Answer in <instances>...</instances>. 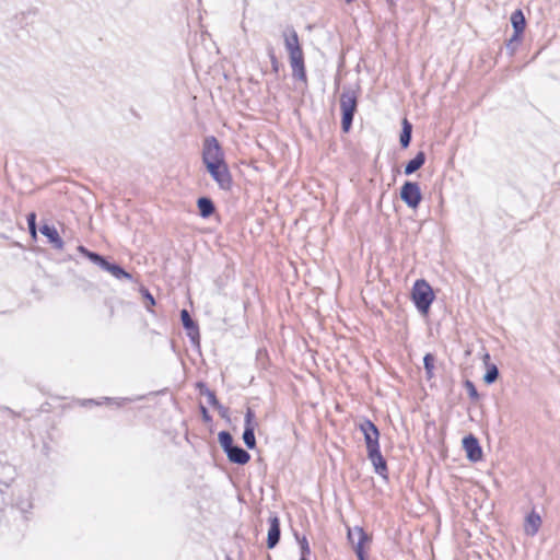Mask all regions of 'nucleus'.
I'll use <instances>...</instances> for the list:
<instances>
[{
	"label": "nucleus",
	"mask_w": 560,
	"mask_h": 560,
	"mask_svg": "<svg viewBox=\"0 0 560 560\" xmlns=\"http://www.w3.org/2000/svg\"><path fill=\"white\" fill-rule=\"evenodd\" d=\"M104 270L108 271L109 273H112L115 278L117 279H128L130 280L131 279V275L128 273L127 271H125L120 266L118 265H115V264H110V262H106L105 264V267L103 268Z\"/></svg>",
	"instance_id": "obj_20"
},
{
	"label": "nucleus",
	"mask_w": 560,
	"mask_h": 560,
	"mask_svg": "<svg viewBox=\"0 0 560 560\" xmlns=\"http://www.w3.org/2000/svg\"><path fill=\"white\" fill-rule=\"evenodd\" d=\"M88 258L95 265L100 266L102 269L105 267V264L107 262V260L103 256L94 252H91Z\"/></svg>",
	"instance_id": "obj_25"
},
{
	"label": "nucleus",
	"mask_w": 560,
	"mask_h": 560,
	"mask_svg": "<svg viewBox=\"0 0 560 560\" xmlns=\"http://www.w3.org/2000/svg\"><path fill=\"white\" fill-rule=\"evenodd\" d=\"M498 376H499V370H498V368L493 364V365H491V366L487 370V372H486V374H485V376H483V381H485L487 384H492L493 382H495V381H497Z\"/></svg>",
	"instance_id": "obj_24"
},
{
	"label": "nucleus",
	"mask_w": 560,
	"mask_h": 560,
	"mask_svg": "<svg viewBox=\"0 0 560 560\" xmlns=\"http://www.w3.org/2000/svg\"><path fill=\"white\" fill-rule=\"evenodd\" d=\"M424 369L429 375H431L432 370L434 368V357L430 353L425 354L423 358Z\"/></svg>",
	"instance_id": "obj_28"
},
{
	"label": "nucleus",
	"mask_w": 560,
	"mask_h": 560,
	"mask_svg": "<svg viewBox=\"0 0 560 560\" xmlns=\"http://www.w3.org/2000/svg\"><path fill=\"white\" fill-rule=\"evenodd\" d=\"M357 94L350 89H345L340 96V108L342 113V130L348 132L350 130L354 113L357 110Z\"/></svg>",
	"instance_id": "obj_2"
},
{
	"label": "nucleus",
	"mask_w": 560,
	"mask_h": 560,
	"mask_svg": "<svg viewBox=\"0 0 560 560\" xmlns=\"http://www.w3.org/2000/svg\"><path fill=\"white\" fill-rule=\"evenodd\" d=\"M299 544L301 548L302 558H305L311 552L306 537H302L301 539H299Z\"/></svg>",
	"instance_id": "obj_30"
},
{
	"label": "nucleus",
	"mask_w": 560,
	"mask_h": 560,
	"mask_svg": "<svg viewBox=\"0 0 560 560\" xmlns=\"http://www.w3.org/2000/svg\"><path fill=\"white\" fill-rule=\"evenodd\" d=\"M27 225L30 233L33 237H36V214L34 212L27 215Z\"/></svg>",
	"instance_id": "obj_27"
},
{
	"label": "nucleus",
	"mask_w": 560,
	"mask_h": 560,
	"mask_svg": "<svg viewBox=\"0 0 560 560\" xmlns=\"http://www.w3.org/2000/svg\"><path fill=\"white\" fill-rule=\"evenodd\" d=\"M202 413H203V418H205L206 420H208V419H209V416H208V412H207L206 408H202Z\"/></svg>",
	"instance_id": "obj_38"
},
{
	"label": "nucleus",
	"mask_w": 560,
	"mask_h": 560,
	"mask_svg": "<svg viewBox=\"0 0 560 560\" xmlns=\"http://www.w3.org/2000/svg\"><path fill=\"white\" fill-rule=\"evenodd\" d=\"M354 0H346L347 3H351L353 2Z\"/></svg>",
	"instance_id": "obj_39"
},
{
	"label": "nucleus",
	"mask_w": 560,
	"mask_h": 560,
	"mask_svg": "<svg viewBox=\"0 0 560 560\" xmlns=\"http://www.w3.org/2000/svg\"><path fill=\"white\" fill-rule=\"evenodd\" d=\"M224 161L222 149L214 137H207L203 142L202 162L203 164L220 163Z\"/></svg>",
	"instance_id": "obj_3"
},
{
	"label": "nucleus",
	"mask_w": 560,
	"mask_h": 560,
	"mask_svg": "<svg viewBox=\"0 0 560 560\" xmlns=\"http://www.w3.org/2000/svg\"><path fill=\"white\" fill-rule=\"evenodd\" d=\"M243 441L249 450H253L256 446L255 429L254 428H245L244 429Z\"/></svg>",
	"instance_id": "obj_23"
},
{
	"label": "nucleus",
	"mask_w": 560,
	"mask_h": 560,
	"mask_svg": "<svg viewBox=\"0 0 560 560\" xmlns=\"http://www.w3.org/2000/svg\"><path fill=\"white\" fill-rule=\"evenodd\" d=\"M424 162H425L424 152H422V151L418 152L416 154V156L406 164L405 174L411 175L412 173H415L416 171L421 168L422 165L424 164Z\"/></svg>",
	"instance_id": "obj_16"
},
{
	"label": "nucleus",
	"mask_w": 560,
	"mask_h": 560,
	"mask_svg": "<svg viewBox=\"0 0 560 560\" xmlns=\"http://www.w3.org/2000/svg\"><path fill=\"white\" fill-rule=\"evenodd\" d=\"M226 456L230 459V462L238 465H245L250 459L249 453L237 445H233V447H230V450L226 452Z\"/></svg>",
	"instance_id": "obj_13"
},
{
	"label": "nucleus",
	"mask_w": 560,
	"mask_h": 560,
	"mask_svg": "<svg viewBox=\"0 0 560 560\" xmlns=\"http://www.w3.org/2000/svg\"><path fill=\"white\" fill-rule=\"evenodd\" d=\"M400 198L409 208H418L422 199L419 184L416 182H406L400 188Z\"/></svg>",
	"instance_id": "obj_4"
},
{
	"label": "nucleus",
	"mask_w": 560,
	"mask_h": 560,
	"mask_svg": "<svg viewBox=\"0 0 560 560\" xmlns=\"http://www.w3.org/2000/svg\"><path fill=\"white\" fill-rule=\"evenodd\" d=\"M102 405V401L94 400V399H88L83 401V405Z\"/></svg>",
	"instance_id": "obj_36"
},
{
	"label": "nucleus",
	"mask_w": 560,
	"mask_h": 560,
	"mask_svg": "<svg viewBox=\"0 0 560 560\" xmlns=\"http://www.w3.org/2000/svg\"><path fill=\"white\" fill-rule=\"evenodd\" d=\"M411 132H412L411 124L407 119H404L402 120V130H401L400 139H399L402 148H407L410 144Z\"/></svg>",
	"instance_id": "obj_21"
},
{
	"label": "nucleus",
	"mask_w": 560,
	"mask_h": 560,
	"mask_svg": "<svg viewBox=\"0 0 560 560\" xmlns=\"http://www.w3.org/2000/svg\"><path fill=\"white\" fill-rule=\"evenodd\" d=\"M206 167L211 177L222 189H229L231 187V175L225 162L206 164Z\"/></svg>",
	"instance_id": "obj_5"
},
{
	"label": "nucleus",
	"mask_w": 560,
	"mask_h": 560,
	"mask_svg": "<svg viewBox=\"0 0 560 560\" xmlns=\"http://www.w3.org/2000/svg\"><path fill=\"white\" fill-rule=\"evenodd\" d=\"M254 419H255L254 411L250 408H248L245 413V428H254L255 429L256 423H255Z\"/></svg>",
	"instance_id": "obj_29"
},
{
	"label": "nucleus",
	"mask_w": 560,
	"mask_h": 560,
	"mask_svg": "<svg viewBox=\"0 0 560 560\" xmlns=\"http://www.w3.org/2000/svg\"><path fill=\"white\" fill-rule=\"evenodd\" d=\"M269 530L267 536V547L269 549L275 548L280 540V520L277 515H271L269 517Z\"/></svg>",
	"instance_id": "obj_10"
},
{
	"label": "nucleus",
	"mask_w": 560,
	"mask_h": 560,
	"mask_svg": "<svg viewBox=\"0 0 560 560\" xmlns=\"http://www.w3.org/2000/svg\"><path fill=\"white\" fill-rule=\"evenodd\" d=\"M218 440H219L221 447L223 448V451L225 453L230 450V447H233V445H234L233 438H232L231 433L228 431H221L218 434Z\"/></svg>",
	"instance_id": "obj_22"
},
{
	"label": "nucleus",
	"mask_w": 560,
	"mask_h": 560,
	"mask_svg": "<svg viewBox=\"0 0 560 560\" xmlns=\"http://www.w3.org/2000/svg\"><path fill=\"white\" fill-rule=\"evenodd\" d=\"M368 457L371 460V463L373 464L375 472L380 476L386 477L387 465H386V460L384 459V457L381 454V450L377 448L372 452H369Z\"/></svg>",
	"instance_id": "obj_12"
},
{
	"label": "nucleus",
	"mask_w": 560,
	"mask_h": 560,
	"mask_svg": "<svg viewBox=\"0 0 560 560\" xmlns=\"http://www.w3.org/2000/svg\"><path fill=\"white\" fill-rule=\"evenodd\" d=\"M301 560H306V558H301Z\"/></svg>",
	"instance_id": "obj_40"
},
{
	"label": "nucleus",
	"mask_w": 560,
	"mask_h": 560,
	"mask_svg": "<svg viewBox=\"0 0 560 560\" xmlns=\"http://www.w3.org/2000/svg\"><path fill=\"white\" fill-rule=\"evenodd\" d=\"M78 250L79 253H81L82 255H84L86 258L89 257V254L91 253V250H89L88 248H85L84 246H79L78 247Z\"/></svg>",
	"instance_id": "obj_34"
},
{
	"label": "nucleus",
	"mask_w": 560,
	"mask_h": 560,
	"mask_svg": "<svg viewBox=\"0 0 560 560\" xmlns=\"http://www.w3.org/2000/svg\"><path fill=\"white\" fill-rule=\"evenodd\" d=\"M521 37H515V33L513 34L512 38L510 39V43L508 44V47L511 46L513 42H518Z\"/></svg>",
	"instance_id": "obj_37"
},
{
	"label": "nucleus",
	"mask_w": 560,
	"mask_h": 560,
	"mask_svg": "<svg viewBox=\"0 0 560 560\" xmlns=\"http://www.w3.org/2000/svg\"><path fill=\"white\" fill-rule=\"evenodd\" d=\"M228 560H231L230 558H228Z\"/></svg>",
	"instance_id": "obj_41"
},
{
	"label": "nucleus",
	"mask_w": 560,
	"mask_h": 560,
	"mask_svg": "<svg viewBox=\"0 0 560 560\" xmlns=\"http://www.w3.org/2000/svg\"><path fill=\"white\" fill-rule=\"evenodd\" d=\"M412 300L422 314H427L434 300L432 288L424 280H417L412 288Z\"/></svg>",
	"instance_id": "obj_1"
},
{
	"label": "nucleus",
	"mask_w": 560,
	"mask_h": 560,
	"mask_svg": "<svg viewBox=\"0 0 560 560\" xmlns=\"http://www.w3.org/2000/svg\"><path fill=\"white\" fill-rule=\"evenodd\" d=\"M511 23L515 31V37H521L525 28V16L521 10H516L511 15Z\"/></svg>",
	"instance_id": "obj_14"
},
{
	"label": "nucleus",
	"mask_w": 560,
	"mask_h": 560,
	"mask_svg": "<svg viewBox=\"0 0 560 560\" xmlns=\"http://www.w3.org/2000/svg\"><path fill=\"white\" fill-rule=\"evenodd\" d=\"M465 388L468 393V396L472 399V400H477L479 398V395H478V392H477V388L475 386V384L471 382V381H466L465 382Z\"/></svg>",
	"instance_id": "obj_26"
},
{
	"label": "nucleus",
	"mask_w": 560,
	"mask_h": 560,
	"mask_svg": "<svg viewBox=\"0 0 560 560\" xmlns=\"http://www.w3.org/2000/svg\"><path fill=\"white\" fill-rule=\"evenodd\" d=\"M180 318H182V323H183V326L189 330L188 335L194 338L195 336L198 337V328L196 326V324L194 323V320L191 319L189 313L187 310H182L180 312Z\"/></svg>",
	"instance_id": "obj_19"
},
{
	"label": "nucleus",
	"mask_w": 560,
	"mask_h": 560,
	"mask_svg": "<svg viewBox=\"0 0 560 560\" xmlns=\"http://www.w3.org/2000/svg\"><path fill=\"white\" fill-rule=\"evenodd\" d=\"M207 396H208V401H209L210 405H212V406H217L218 405V400H217V397H215L213 392L208 390L207 392Z\"/></svg>",
	"instance_id": "obj_32"
},
{
	"label": "nucleus",
	"mask_w": 560,
	"mask_h": 560,
	"mask_svg": "<svg viewBox=\"0 0 560 560\" xmlns=\"http://www.w3.org/2000/svg\"><path fill=\"white\" fill-rule=\"evenodd\" d=\"M359 429L364 435L368 453L380 448V443H378L380 432H378V429L376 428V425L372 421L363 420L359 424Z\"/></svg>",
	"instance_id": "obj_7"
},
{
	"label": "nucleus",
	"mask_w": 560,
	"mask_h": 560,
	"mask_svg": "<svg viewBox=\"0 0 560 560\" xmlns=\"http://www.w3.org/2000/svg\"><path fill=\"white\" fill-rule=\"evenodd\" d=\"M144 296H145L147 301L149 302L150 306H153L155 304L153 296L148 291L145 292Z\"/></svg>",
	"instance_id": "obj_35"
},
{
	"label": "nucleus",
	"mask_w": 560,
	"mask_h": 560,
	"mask_svg": "<svg viewBox=\"0 0 560 560\" xmlns=\"http://www.w3.org/2000/svg\"><path fill=\"white\" fill-rule=\"evenodd\" d=\"M463 447L467 454V458L471 462H478L482 458V451L478 440L474 435L463 439Z\"/></svg>",
	"instance_id": "obj_9"
},
{
	"label": "nucleus",
	"mask_w": 560,
	"mask_h": 560,
	"mask_svg": "<svg viewBox=\"0 0 560 560\" xmlns=\"http://www.w3.org/2000/svg\"><path fill=\"white\" fill-rule=\"evenodd\" d=\"M540 524H541L540 516L538 514H536L535 512H532L526 518V524H525L526 534L529 536L536 535V533L539 529Z\"/></svg>",
	"instance_id": "obj_17"
},
{
	"label": "nucleus",
	"mask_w": 560,
	"mask_h": 560,
	"mask_svg": "<svg viewBox=\"0 0 560 560\" xmlns=\"http://www.w3.org/2000/svg\"><path fill=\"white\" fill-rule=\"evenodd\" d=\"M199 213L202 218L210 217L214 211V205L210 198L201 197L197 201Z\"/></svg>",
	"instance_id": "obj_18"
},
{
	"label": "nucleus",
	"mask_w": 560,
	"mask_h": 560,
	"mask_svg": "<svg viewBox=\"0 0 560 560\" xmlns=\"http://www.w3.org/2000/svg\"><path fill=\"white\" fill-rule=\"evenodd\" d=\"M39 231L44 236L48 238V242L54 248L59 250L63 248L65 243L55 226L44 224L40 226Z\"/></svg>",
	"instance_id": "obj_11"
},
{
	"label": "nucleus",
	"mask_w": 560,
	"mask_h": 560,
	"mask_svg": "<svg viewBox=\"0 0 560 560\" xmlns=\"http://www.w3.org/2000/svg\"><path fill=\"white\" fill-rule=\"evenodd\" d=\"M282 37L284 40L285 49L289 54V60L303 57V50L299 42L298 33L293 27H288L283 31Z\"/></svg>",
	"instance_id": "obj_6"
},
{
	"label": "nucleus",
	"mask_w": 560,
	"mask_h": 560,
	"mask_svg": "<svg viewBox=\"0 0 560 560\" xmlns=\"http://www.w3.org/2000/svg\"><path fill=\"white\" fill-rule=\"evenodd\" d=\"M348 539L353 545L359 560H364L363 544L370 538L362 527L355 526L348 529Z\"/></svg>",
	"instance_id": "obj_8"
},
{
	"label": "nucleus",
	"mask_w": 560,
	"mask_h": 560,
	"mask_svg": "<svg viewBox=\"0 0 560 560\" xmlns=\"http://www.w3.org/2000/svg\"><path fill=\"white\" fill-rule=\"evenodd\" d=\"M105 401L109 402V404H114L116 405L117 407H121L124 406L125 404L127 402H130L131 399L130 398H104Z\"/></svg>",
	"instance_id": "obj_31"
},
{
	"label": "nucleus",
	"mask_w": 560,
	"mask_h": 560,
	"mask_svg": "<svg viewBox=\"0 0 560 560\" xmlns=\"http://www.w3.org/2000/svg\"><path fill=\"white\" fill-rule=\"evenodd\" d=\"M269 56H270V58H271V62H272V68H273V70H275V71H278V61H277V59H276L275 54H273V51H272V50H270V51H269Z\"/></svg>",
	"instance_id": "obj_33"
},
{
	"label": "nucleus",
	"mask_w": 560,
	"mask_h": 560,
	"mask_svg": "<svg viewBox=\"0 0 560 560\" xmlns=\"http://www.w3.org/2000/svg\"><path fill=\"white\" fill-rule=\"evenodd\" d=\"M290 66L292 68V74L295 79L301 80L303 82L306 81V72L304 67V56L290 60Z\"/></svg>",
	"instance_id": "obj_15"
}]
</instances>
